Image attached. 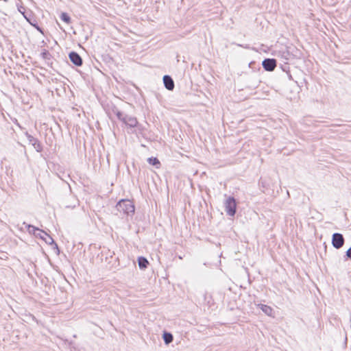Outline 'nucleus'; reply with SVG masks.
<instances>
[{
  "mask_svg": "<svg viewBox=\"0 0 351 351\" xmlns=\"http://www.w3.org/2000/svg\"><path fill=\"white\" fill-rule=\"evenodd\" d=\"M69 58L70 60L76 66H81L82 64V59L76 52H71L69 53Z\"/></svg>",
  "mask_w": 351,
  "mask_h": 351,
  "instance_id": "7",
  "label": "nucleus"
},
{
  "mask_svg": "<svg viewBox=\"0 0 351 351\" xmlns=\"http://www.w3.org/2000/svg\"><path fill=\"white\" fill-rule=\"evenodd\" d=\"M60 19L67 24L70 23L71 18L70 16L65 12H62L60 15Z\"/></svg>",
  "mask_w": 351,
  "mask_h": 351,
  "instance_id": "14",
  "label": "nucleus"
},
{
  "mask_svg": "<svg viewBox=\"0 0 351 351\" xmlns=\"http://www.w3.org/2000/svg\"><path fill=\"white\" fill-rule=\"evenodd\" d=\"M36 237H40L44 240L46 243L49 245L54 244L56 247H58L57 244L54 243L53 238L45 231L40 230L39 232L36 234Z\"/></svg>",
  "mask_w": 351,
  "mask_h": 351,
  "instance_id": "5",
  "label": "nucleus"
},
{
  "mask_svg": "<svg viewBox=\"0 0 351 351\" xmlns=\"http://www.w3.org/2000/svg\"><path fill=\"white\" fill-rule=\"evenodd\" d=\"M29 142L34 146L37 152H40L42 148L39 141L32 136L27 134Z\"/></svg>",
  "mask_w": 351,
  "mask_h": 351,
  "instance_id": "9",
  "label": "nucleus"
},
{
  "mask_svg": "<svg viewBox=\"0 0 351 351\" xmlns=\"http://www.w3.org/2000/svg\"><path fill=\"white\" fill-rule=\"evenodd\" d=\"M162 337L166 344H169L173 341V339L172 334L167 332H164Z\"/></svg>",
  "mask_w": 351,
  "mask_h": 351,
  "instance_id": "12",
  "label": "nucleus"
},
{
  "mask_svg": "<svg viewBox=\"0 0 351 351\" xmlns=\"http://www.w3.org/2000/svg\"><path fill=\"white\" fill-rule=\"evenodd\" d=\"M147 161L150 165L156 166V168H159L160 161L156 158H149Z\"/></svg>",
  "mask_w": 351,
  "mask_h": 351,
  "instance_id": "13",
  "label": "nucleus"
},
{
  "mask_svg": "<svg viewBox=\"0 0 351 351\" xmlns=\"http://www.w3.org/2000/svg\"><path fill=\"white\" fill-rule=\"evenodd\" d=\"M332 244L336 249L341 248L344 244V238L340 233H335L332 238Z\"/></svg>",
  "mask_w": 351,
  "mask_h": 351,
  "instance_id": "4",
  "label": "nucleus"
},
{
  "mask_svg": "<svg viewBox=\"0 0 351 351\" xmlns=\"http://www.w3.org/2000/svg\"><path fill=\"white\" fill-rule=\"evenodd\" d=\"M117 117L120 121L130 128H134L138 125V121L134 117L124 114L121 112H118L117 113Z\"/></svg>",
  "mask_w": 351,
  "mask_h": 351,
  "instance_id": "2",
  "label": "nucleus"
},
{
  "mask_svg": "<svg viewBox=\"0 0 351 351\" xmlns=\"http://www.w3.org/2000/svg\"><path fill=\"white\" fill-rule=\"evenodd\" d=\"M163 82L165 88L169 90H172L174 88V82L170 76L165 75L163 77Z\"/></svg>",
  "mask_w": 351,
  "mask_h": 351,
  "instance_id": "8",
  "label": "nucleus"
},
{
  "mask_svg": "<svg viewBox=\"0 0 351 351\" xmlns=\"http://www.w3.org/2000/svg\"><path fill=\"white\" fill-rule=\"evenodd\" d=\"M225 208L227 214L234 216L236 213L237 204L234 197H229L225 202Z\"/></svg>",
  "mask_w": 351,
  "mask_h": 351,
  "instance_id": "3",
  "label": "nucleus"
},
{
  "mask_svg": "<svg viewBox=\"0 0 351 351\" xmlns=\"http://www.w3.org/2000/svg\"><path fill=\"white\" fill-rule=\"evenodd\" d=\"M263 68L268 71H272L276 66V61L274 59H265L263 61Z\"/></svg>",
  "mask_w": 351,
  "mask_h": 351,
  "instance_id": "6",
  "label": "nucleus"
},
{
  "mask_svg": "<svg viewBox=\"0 0 351 351\" xmlns=\"http://www.w3.org/2000/svg\"><path fill=\"white\" fill-rule=\"evenodd\" d=\"M116 208L119 212H123L124 214L129 215L134 213V206L132 202L128 199L120 200Z\"/></svg>",
  "mask_w": 351,
  "mask_h": 351,
  "instance_id": "1",
  "label": "nucleus"
},
{
  "mask_svg": "<svg viewBox=\"0 0 351 351\" xmlns=\"http://www.w3.org/2000/svg\"><path fill=\"white\" fill-rule=\"evenodd\" d=\"M40 229L36 228L35 226H31V225H29L28 226V231L30 232V233H33L35 236L36 235V234L39 232Z\"/></svg>",
  "mask_w": 351,
  "mask_h": 351,
  "instance_id": "15",
  "label": "nucleus"
},
{
  "mask_svg": "<svg viewBox=\"0 0 351 351\" xmlns=\"http://www.w3.org/2000/svg\"><path fill=\"white\" fill-rule=\"evenodd\" d=\"M138 266L141 269H145L149 264L147 260L144 257H139L138 259Z\"/></svg>",
  "mask_w": 351,
  "mask_h": 351,
  "instance_id": "11",
  "label": "nucleus"
},
{
  "mask_svg": "<svg viewBox=\"0 0 351 351\" xmlns=\"http://www.w3.org/2000/svg\"><path fill=\"white\" fill-rule=\"evenodd\" d=\"M258 306L267 315L271 316L273 309L270 306L265 304H258Z\"/></svg>",
  "mask_w": 351,
  "mask_h": 351,
  "instance_id": "10",
  "label": "nucleus"
}]
</instances>
